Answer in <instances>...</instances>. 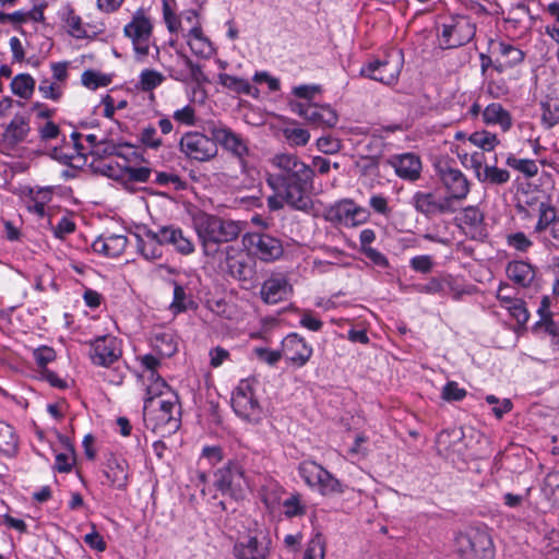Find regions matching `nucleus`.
Listing matches in <instances>:
<instances>
[{
	"instance_id": "nucleus-1",
	"label": "nucleus",
	"mask_w": 559,
	"mask_h": 559,
	"mask_svg": "<svg viewBox=\"0 0 559 559\" xmlns=\"http://www.w3.org/2000/svg\"><path fill=\"white\" fill-rule=\"evenodd\" d=\"M273 174L267 176V185L278 190L287 199V205L297 211H308L312 206L310 190L313 185L314 171L297 155L281 153L274 155Z\"/></svg>"
},
{
	"instance_id": "nucleus-2",
	"label": "nucleus",
	"mask_w": 559,
	"mask_h": 559,
	"mask_svg": "<svg viewBox=\"0 0 559 559\" xmlns=\"http://www.w3.org/2000/svg\"><path fill=\"white\" fill-rule=\"evenodd\" d=\"M197 233L205 257L216 258L223 243L235 241L243 230V223L224 218L218 215L199 211L192 216Z\"/></svg>"
},
{
	"instance_id": "nucleus-3",
	"label": "nucleus",
	"mask_w": 559,
	"mask_h": 559,
	"mask_svg": "<svg viewBox=\"0 0 559 559\" xmlns=\"http://www.w3.org/2000/svg\"><path fill=\"white\" fill-rule=\"evenodd\" d=\"M179 414L180 408L176 393H170L169 397L160 399L155 404L152 403L151 399L144 401V421L154 431L160 433L176 431L179 427Z\"/></svg>"
},
{
	"instance_id": "nucleus-4",
	"label": "nucleus",
	"mask_w": 559,
	"mask_h": 559,
	"mask_svg": "<svg viewBox=\"0 0 559 559\" xmlns=\"http://www.w3.org/2000/svg\"><path fill=\"white\" fill-rule=\"evenodd\" d=\"M457 559H493L495 548L490 535L481 528L471 527L454 538Z\"/></svg>"
},
{
	"instance_id": "nucleus-5",
	"label": "nucleus",
	"mask_w": 559,
	"mask_h": 559,
	"mask_svg": "<svg viewBox=\"0 0 559 559\" xmlns=\"http://www.w3.org/2000/svg\"><path fill=\"white\" fill-rule=\"evenodd\" d=\"M298 472L309 487L318 488L324 496L344 492L342 483L314 461L301 462Z\"/></svg>"
},
{
	"instance_id": "nucleus-6",
	"label": "nucleus",
	"mask_w": 559,
	"mask_h": 559,
	"mask_svg": "<svg viewBox=\"0 0 559 559\" xmlns=\"http://www.w3.org/2000/svg\"><path fill=\"white\" fill-rule=\"evenodd\" d=\"M153 33V25L151 20L146 16L144 10L141 8L136 10L130 23L123 28L126 37L130 38L133 45L136 59H143L150 52V39Z\"/></svg>"
},
{
	"instance_id": "nucleus-7",
	"label": "nucleus",
	"mask_w": 559,
	"mask_h": 559,
	"mask_svg": "<svg viewBox=\"0 0 559 559\" xmlns=\"http://www.w3.org/2000/svg\"><path fill=\"white\" fill-rule=\"evenodd\" d=\"M215 486L224 495L235 500L245 497L248 481L242 466L237 462H229L226 466L215 473Z\"/></svg>"
},
{
	"instance_id": "nucleus-8",
	"label": "nucleus",
	"mask_w": 559,
	"mask_h": 559,
	"mask_svg": "<svg viewBox=\"0 0 559 559\" xmlns=\"http://www.w3.org/2000/svg\"><path fill=\"white\" fill-rule=\"evenodd\" d=\"M243 245L261 261L271 262L283 255L284 249L280 239L263 233H247L242 237Z\"/></svg>"
},
{
	"instance_id": "nucleus-9",
	"label": "nucleus",
	"mask_w": 559,
	"mask_h": 559,
	"mask_svg": "<svg viewBox=\"0 0 559 559\" xmlns=\"http://www.w3.org/2000/svg\"><path fill=\"white\" fill-rule=\"evenodd\" d=\"M180 151L190 159L207 162L217 155L216 141L199 132L186 133L179 142Z\"/></svg>"
},
{
	"instance_id": "nucleus-10",
	"label": "nucleus",
	"mask_w": 559,
	"mask_h": 559,
	"mask_svg": "<svg viewBox=\"0 0 559 559\" xmlns=\"http://www.w3.org/2000/svg\"><path fill=\"white\" fill-rule=\"evenodd\" d=\"M145 238L154 239L163 245H170L177 252L189 255L194 252L195 247L192 240L185 235L181 228L174 225L162 226L157 230L144 228Z\"/></svg>"
},
{
	"instance_id": "nucleus-11",
	"label": "nucleus",
	"mask_w": 559,
	"mask_h": 559,
	"mask_svg": "<svg viewBox=\"0 0 559 559\" xmlns=\"http://www.w3.org/2000/svg\"><path fill=\"white\" fill-rule=\"evenodd\" d=\"M166 70L171 79L182 83L195 82L202 84L207 82L201 66L194 63L188 56L181 52H177L175 57H171V62L166 67Z\"/></svg>"
},
{
	"instance_id": "nucleus-12",
	"label": "nucleus",
	"mask_w": 559,
	"mask_h": 559,
	"mask_svg": "<svg viewBox=\"0 0 559 559\" xmlns=\"http://www.w3.org/2000/svg\"><path fill=\"white\" fill-rule=\"evenodd\" d=\"M411 204L414 206L416 212L427 218L455 212V207L451 204V198H438L433 192H415L412 197Z\"/></svg>"
},
{
	"instance_id": "nucleus-13",
	"label": "nucleus",
	"mask_w": 559,
	"mask_h": 559,
	"mask_svg": "<svg viewBox=\"0 0 559 559\" xmlns=\"http://www.w3.org/2000/svg\"><path fill=\"white\" fill-rule=\"evenodd\" d=\"M293 111L317 128H333L338 121L336 111L330 106H319L310 103L292 105Z\"/></svg>"
},
{
	"instance_id": "nucleus-14",
	"label": "nucleus",
	"mask_w": 559,
	"mask_h": 559,
	"mask_svg": "<svg viewBox=\"0 0 559 559\" xmlns=\"http://www.w3.org/2000/svg\"><path fill=\"white\" fill-rule=\"evenodd\" d=\"M438 175L449 193L447 198H451V204L454 200H463L467 197L469 182L460 169L443 164L438 166Z\"/></svg>"
},
{
	"instance_id": "nucleus-15",
	"label": "nucleus",
	"mask_w": 559,
	"mask_h": 559,
	"mask_svg": "<svg viewBox=\"0 0 559 559\" xmlns=\"http://www.w3.org/2000/svg\"><path fill=\"white\" fill-rule=\"evenodd\" d=\"M211 135L226 151L237 157L245 169L247 166L246 157L249 155L247 141L238 133L227 127H213Z\"/></svg>"
},
{
	"instance_id": "nucleus-16",
	"label": "nucleus",
	"mask_w": 559,
	"mask_h": 559,
	"mask_svg": "<svg viewBox=\"0 0 559 559\" xmlns=\"http://www.w3.org/2000/svg\"><path fill=\"white\" fill-rule=\"evenodd\" d=\"M270 544L271 540L262 533L243 536L235 543L233 554L236 559H266Z\"/></svg>"
},
{
	"instance_id": "nucleus-17",
	"label": "nucleus",
	"mask_w": 559,
	"mask_h": 559,
	"mask_svg": "<svg viewBox=\"0 0 559 559\" xmlns=\"http://www.w3.org/2000/svg\"><path fill=\"white\" fill-rule=\"evenodd\" d=\"M475 35L474 26L467 21L444 24L439 39L440 48L453 49L467 44Z\"/></svg>"
},
{
	"instance_id": "nucleus-18",
	"label": "nucleus",
	"mask_w": 559,
	"mask_h": 559,
	"mask_svg": "<svg viewBox=\"0 0 559 559\" xmlns=\"http://www.w3.org/2000/svg\"><path fill=\"white\" fill-rule=\"evenodd\" d=\"M231 406L246 420L255 419L260 414V405L248 383H241L233 393Z\"/></svg>"
},
{
	"instance_id": "nucleus-19",
	"label": "nucleus",
	"mask_w": 559,
	"mask_h": 559,
	"mask_svg": "<svg viewBox=\"0 0 559 559\" xmlns=\"http://www.w3.org/2000/svg\"><path fill=\"white\" fill-rule=\"evenodd\" d=\"M90 356L95 365L110 366L121 356L117 338L109 335L96 338L91 345Z\"/></svg>"
},
{
	"instance_id": "nucleus-20",
	"label": "nucleus",
	"mask_w": 559,
	"mask_h": 559,
	"mask_svg": "<svg viewBox=\"0 0 559 559\" xmlns=\"http://www.w3.org/2000/svg\"><path fill=\"white\" fill-rule=\"evenodd\" d=\"M222 253L225 255L224 261L230 276L240 282L251 281L252 269L248 264L247 259L243 257L240 249L234 246H227L224 248Z\"/></svg>"
},
{
	"instance_id": "nucleus-21",
	"label": "nucleus",
	"mask_w": 559,
	"mask_h": 559,
	"mask_svg": "<svg viewBox=\"0 0 559 559\" xmlns=\"http://www.w3.org/2000/svg\"><path fill=\"white\" fill-rule=\"evenodd\" d=\"M283 355L297 366H304L312 355V347L296 333L288 334L282 342Z\"/></svg>"
},
{
	"instance_id": "nucleus-22",
	"label": "nucleus",
	"mask_w": 559,
	"mask_h": 559,
	"mask_svg": "<svg viewBox=\"0 0 559 559\" xmlns=\"http://www.w3.org/2000/svg\"><path fill=\"white\" fill-rule=\"evenodd\" d=\"M293 293V287L288 280L282 275L271 276L261 287V298L265 304H277L288 299Z\"/></svg>"
},
{
	"instance_id": "nucleus-23",
	"label": "nucleus",
	"mask_w": 559,
	"mask_h": 559,
	"mask_svg": "<svg viewBox=\"0 0 559 559\" xmlns=\"http://www.w3.org/2000/svg\"><path fill=\"white\" fill-rule=\"evenodd\" d=\"M388 164L402 179L415 181L420 177L421 162L415 154L405 153L392 156L388 159Z\"/></svg>"
},
{
	"instance_id": "nucleus-24",
	"label": "nucleus",
	"mask_w": 559,
	"mask_h": 559,
	"mask_svg": "<svg viewBox=\"0 0 559 559\" xmlns=\"http://www.w3.org/2000/svg\"><path fill=\"white\" fill-rule=\"evenodd\" d=\"M549 230L551 238L559 242V215L552 204L540 202L538 204V221L534 233L542 234Z\"/></svg>"
},
{
	"instance_id": "nucleus-25",
	"label": "nucleus",
	"mask_w": 559,
	"mask_h": 559,
	"mask_svg": "<svg viewBox=\"0 0 559 559\" xmlns=\"http://www.w3.org/2000/svg\"><path fill=\"white\" fill-rule=\"evenodd\" d=\"M361 75L367 76L371 80L392 84L399 76L400 68L397 64H393L388 60L379 61L376 60L367 64L360 71Z\"/></svg>"
},
{
	"instance_id": "nucleus-26",
	"label": "nucleus",
	"mask_w": 559,
	"mask_h": 559,
	"mask_svg": "<svg viewBox=\"0 0 559 559\" xmlns=\"http://www.w3.org/2000/svg\"><path fill=\"white\" fill-rule=\"evenodd\" d=\"M463 432L461 430H442L436 439L437 452L449 459L454 454H460Z\"/></svg>"
},
{
	"instance_id": "nucleus-27",
	"label": "nucleus",
	"mask_w": 559,
	"mask_h": 559,
	"mask_svg": "<svg viewBox=\"0 0 559 559\" xmlns=\"http://www.w3.org/2000/svg\"><path fill=\"white\" fill-rule=\"evenodd\" d=\"M128 245V238L124 235H109L107 237H98L92 243L95 252L102 253L106 257H119Z\"/></svg>"
},
{
	"instance_id": "nucleus-28",
	"label": "nucleus",
	"mask_w": 559,
	"mask_h": 559,
	"mask_svg": "<svg viewBox=\"0 0 559 559\" xmlns=\"http://www.w3.org/2000/svg\"><path fill=\"white\" fill-rule=\"evenodd\" d=\"M498 53L500 57L495 61V70L498 73L518 66L524 60L525 56L520 48L503 41L498 44Z\"/></svg>"
},
{
	"instance_id": "nucleus-29",
	"label": "nucleus",
	"mask_w": 559,
	"mask_h": 559,
	"mask_svg": "<svg viewBox=\"0 0 559 559\" xmlns=\"http://www.w3.org/2000/svg\"><path fill=\"white\" fill-rule=\"evenodd\" d=\"M356 203L353 200H342L324 211V219L333 224L349 226Z\"/></svg>"
},
{
	"instance_id": "nucleus-30",
	"label": "nucleus",
	"mask_w": 559,
	"mask_h": 559,
	"mask_svg": "<svg viewBox=\"0 0 559 559\" xmlns=\"http://www.w3.org/2000/svg\"><path fill=\"white\" fill-rule=\"evenodd\" d=\"M128 465L126 461L118 459L108 460L104 474L108 479L110 486L118 489H123L127 486L128 480Z\"/></svg>"
},
{
	"instance_id": "nucleus-31",
	"label": "nucleus",
	"mask_w": 559,
	"mask_h": 559,
	"mask_svg": "<svg viewBox=\"0 0 559 559\" xmlns=\"http://www.w3.org/2000/svg\"><path fill=\"white\" fill-rule=\"evenodd\" d=\"M483 120L486 124H499L503 131L509 130L512 126L509 111L498 103H492L484 109Z\"/></svg>"
},
{
	"instance_id": "nucleus-32",
	"label": "nucleus",
	"mask_w": 559,
	"mask_h": 559,
	"mask_svg": "<svg viewBox=\"0 0 559 559\" xmlns=\"http://www.w3.org/2000/svg\"><path fill=\"white\" fill-rule=\"evenodd\" d=\"M29 132L28 121L21 115H15L11 122L7 126L3 139L10 144L23 142Z\"/></svg>"
},
{
	"instance_id": "nucleus-33",
	"label": "nucleus",
	"mask_w": 559,
	"mask_h": 559,
	"mask_svg": "<svg viewBox=\"0 0 559 559\" xmlns=\"http://www.w3.org/2000/svg\"><path fill=\"white\" fill-rule=\"evenodd\" d=\"M507 274L512 282L523 287L528 286L535 276L532 265L523 261L509 263L507 266Z\"/></svg>"
},
{
	"instance_id": "nucleus-34",
	"label": "nucleus",
	"mask_w": 559,
	"mask_h": 559,
	"mask_svg": "<svg viewBox=\"0 0 559 559\" xmlns=\"http://www.w3.org/2000/svg\"><path fill=\"white\" fill-rule=\"evenodd\" d=\"M17 451V437L12 426L0 421V454L12 456Z\"/></svg>"
},
{
	"instance_id": "nucleus-35",
	"label": "nucleus",
	"mask_w": 559,
	"mask_h": 559,
	"mask_svg": "<svg viewBox=\"0 0 559 559\" xmlns=\"http://www.w3.org/2000/svg\"><path fill=\"white\" fill-rule=\"evenodd\" d=\"M35 90V80L26 73L17 74L11 82V91L14 95L29 99Z\"/></svg>"
},
{
	"instance_id": "nucleus-36",
	"label": "nucleus",
	"mask_w": 559,
	"mask_h": 559,
	"mask_svg": "<svg viewBox=\"0 0 559 559\" xmlns=\"http://www.w3.org/2000/svg\"><path fill=\"white\" fill-rule=\"evenodd\" d=\"M135 237H136L138 251L146 260L154 261V260L162 258V255H163L162 246H164L163 243H159V241L154 240V239H148V238H146V240H145L140 235H135Z\"/></svg>"
},
{
	"instance_id": "nucleus-37",
	"label": "nucleus",
	"mask_w": 559,
	"mask_h": 559,
	"mask_svg": "<svg viewBox=\"0 0 559 559\" xmlns=\"http://www.w3.org/2000/svg\"><path fill=\"white\" fill-rule=\"evenodd\" d=\"M147 380L150 381V384H147L146 388L145 399H151L153 404L160 399L169 397V394L174 393L160 376H156L154 379Z\"/></svg>"
},
{
	"instance_id": "nucleus-38",
	"label": "nucleus",
	"mask_w": 559,
	"mask_h": 559,
	"mask_svg": "<svg viewBox=\"0 0 559 559\" xmlns=\"http://www.w3.org/2000/svg\"><path fill=\"white\" fill-rule=\"evenodd\" d=\"M219 83L226 88L234 91L238 94L250 95L252 91V86L250 83L241 78H237L230 74L222 73L218 76Z\"/></svg>"
},
{
	"instance_id": "nucleus-39",
	"label": "nucleus",
	"mask_w": 559,
	"mask_h": 559,
	"mask_svg": "<svg viewBox=\"0 0 559 559\" xmlns=\"http://www.w3.org/2000/svg\"><path fill=\"white\" fill-rule=\"evenodd\" d=\"M164 81L165 76L160 72L145 69L140 74L138 86L143 92H151L159 86Z\"/></svg>"
},
{
	"instance_id": "nucleus-40",
	"label": "nucleus",
	"mask_w": 559,
	"mask_h": 559,
	"mask_svg": "<svg viewBox=\"0 0 559 559\" xmlns=\"http://www.w3.org/2000/svg\"><path fill=\"white\" fill-rule=\"evenodd\" d=\"M509 179L510 173L507 169L486 165L478 180L480 182H489L491 185H503L508 182Z\"/></svg>"
},
{
	"instance_id": "nucleus-41",
	"label": "nucleus",
	"mask_w": 559,
	"mask_h": 559,
	"mask_svg": "<svg viewBox=\"0 0 559 559\" xmlns=\"http://www.w3.org/2000/svg\"><path fill=\"white\" fill-rule=\"evenodd\" d=\"M468 141L474 144L475 146L481 148L483 151H492L497 144L499 143V140L497 139L496 134H492L487 131H477L469 135Z\"/></svg>"
},
{
	"instance_id": "nucleus-42",
	"label": "nucleus",
	"mask_w": 559,
	"mask_h": 559,
	"mask_svg": "<svg viewBox=\"0 0 559 559\" xmlns=\"http://www.w3.org/2000/svg\"><path fill=\"white\" fill-rule=\"evenodd\" d=\"M193 305L191 298L186 294V289L175 283L174 287V299L170 304V309L174 313L186 311L190 306Z\"/></svg>"
},
{
	"instance_id": "nucleus-43",
	"label": "nucleus",
	"mask_w": 559,
	"mask_h": 559,
	"mask_svg": "<svg viewBox=\"0 0 559 559\" xmlns=\"http://www.w3.org/2000/svg\"><path fill=\"white\" fill-rule=\"evenodd\" d=\"M154 342L155 347L163 356L170 357L177 352V344L171 333L156 334Z\"/></svg>"
},
{
	"instance_id": "nucleus-44",
	"label": "nucleus",
	"mask_w": 559,
	"mask_h": 559,
	"mask_svg": "<svg viewBox=\"0 0 559 559\" xmlns=\"http://www.w3.org/2000/svg\"><path fill=\"white\" fill-rule=\"evenodd\" d=\"M325 544L320 533H317L308 543L304 559H324Z\"/></svg>"
},
{
	"instance_id": "nucleus-45",
	"label": "nucleus",
	"mask_w": 559,
	"mask_h": 559,
	"mask_svg": "<svg viewBox=\"0 0 559 559\" xmlns=\"http://www.w3.org/2000/svg\"><path fill=\"white\" fill-rule=\"evenodd\" d=\"M507 165L521 171L526 177H534L538 173V166L533 159H520L514 156L507 158Z\"/></svg>"
},
{
	"instance_id": "nucleus-46",
	"label": "nucleus",
	"mask_w": 559,
	"mask_h": 559,
	"mask_svg": "<svg viewBox=\"0 0 559 559\" xmlns=\"http://www.w3.org/2000/svg\"><path fill=\"white\" fill-rule=\"evenodd\" d=\"M140 141L144 146L153 150H157L163 145V140L158 136L156 128L151 124L141 130Z\"/></svg>"
},
{
	"instance_id": "nucleus-47",
	"label": "nucleus",
	"mask_w": 559,
	"mask_h": 559,
	"mask_svg": "<svg viewBox=\"0 0 559 559\" xmlns=\"http://www.w3.org/2000/svg\"><path fill=\"white\" fill-rule=\"evenodd\" d=\"M467 392L464 388H460L457 382L449 381L442 388L441 397L447 402L462 401L466 396Z\"/></svg>"
},
{
	"instance_id": "nucleus-48",
	"label": "nucleus",
	"mask_w": 559,
	"mask_h": 559,
	"mask_svg": "<svg viewBox=\"0 0 559 559\" xmlns=\"http://www.w3.org/2000/svg\"><path fill=\"white\" fill-rule=\"evenodd\" d=\"M284 514L287 518L304 515L306 506L300 502V495H293L283 502Z\"/></svg>"
},
{
	"instance_id": "nucleus-49",
	"label": "nucleus",
	"mask_w": 559,
	"mask_h": 559,
	"mask_svg": "<svg viewBox=\"0 0 559 559\" xmlns=\"http://www.w3.org/2000/svg\"><path fill=\"white\" fill-rule=\"evenodd\" d=\"M356 168L359 174L362 176L374 175L379 168V157L378 156H360L356 164Z\"/></svg>"
},
{
	"instance_id": "nucleus-50",
	"label": "nucleus",
	"mask_w": 559,
	"mask_h": 559,
	"mask_svg": "<svg viewBox=\"0 0 559 559\" xmlns=\"http://www.w3.org/2000/svg\"><path fill=\"white\" fill-rule=\"evenodd\" d=\"M119 145L111 141H99V143L95 145V148L91 150V154L97 158H105L112 155L122 156L119 152Z\"/></svg>"
},
{
	"instance_id": "nucleus-51",
	"label": "nucleus",
	"mask_w": 559,
	"mask_h": 559,
	"mask_svg": "<svg viewBox=\"0 0 559 559\" xmlns=\"http://www.w3.org/2000/svg\"><path fill=\"white\" fill-rule=\"evenodd\" d=\"M460 158L462 159L463 165L466 167L469 166L474 169L476 178L479 179L485 167L483 166L485 159L484 153L474 152L469 156L467 153H465L464 155H460Z\"/></svg>"
},
{
	"instance_id": "nucleus-52",
	"label": "nucleus",
	"mask_w": 559,
	"mask_h": 559,
	"mask_svg": "<svg viewBox=\"0 0 559 559\" xmlns=\"http://www.w3.org/2000/svg\"><path fill=\"white\" fill-rule=\"evenodd\" d=\"M285 138L296 146H305L310 139V133L301 128H286L284 130Z\"/></svg>"
},
{
	"instance_id": "nucleus-53",
	"label": "nucleus",
	"mask_w": 559,
	"mask_h": 559,
	"mask_svg": "<svg viewBox=\"0 0 559 559\" xmlns=\"http://www.w3.org/2000/svg\"><path fill=\"white\" fill-rule=\"evenodd\" d=\"M122 176L131 181L146 182L150 179L151 169L147 167L124 166L121 169Z\"/></svg>"
},
{
	"instance_id": "nucleus-54",
	"label": "nucleus",
	"mask_w": 559,
	"mask_h": 559,
	"mask_svg": "<svg viewBox=\"0 0 559 559\" xmlns=\"http://www.w3.org/2000/svg\"><path fill=\"white\" fill-rule=\"evenodd\" d=\"M109 80L93 70H86L82 74V84L88 88L96 90L99 86H106Z\"/></svg>"
},
{
	"instance_id": "nucleus-55",
	"label": "nucleus",
	"mask_w": 559,
	"mask_h": 559,
	"mask_svg": "<svg viewBox=\"0 0 559 559\" xmlns=\"http://www.w3.org/2000/svg\"><path fill=\"white\" fill-rule=\"evenodd\" d=\"M33 356L36 360L37 366L45 370L47 369L46 366L52 360H55L56 353L51 347L41 346L33 352Z\"/></svg>"
},
{
	"instance_id": "nucleus-56",
	"label": "nucleus",
	"mask_w": 559,
	"mask_h": 559,
	"mask_svg": "<svg viewBox=\"0 0 559 559\" xmlns=\"http://www.w3.org/2000/svg\"><path fill=\"white\" fill-rule=\"evenodd\" d=\"M511 316L520 323L524 324L527 322L530 314L527 309L524 306V301L521 299H515L512 304L508 305Z\"/></svg>"
},
{
	"instance_id": "nucleus-57",
	"label": "nucleus",
	"mask_w": 559,
	"mask_h": 559,
	"mask_svg": "<svg viewBox=\"0 0 559 559\" xmlns=\"http://www.w3.org/2000/svg\"><path fill=\"white\" fill-rule=\"evenodd\" d=\"M341 142L330 135L317 140L318 150L324 154H335L341 150Z\"/></svg>"
},
{
	"instance_id": "nucleus-58",
	"label": "nucleus",
	"mask_w": 559,
	"mask_h": 559,
	"mask_svg": "<svg viewBox=\"0 0 559 559\" xmlns=\"http://www.w3.org/2000/svg\"><path fill=\"white\" fill-rule=\"evenodd\" d=\"M38 91L41 93L43 97L52 100H58L62 94L61 88L55 83L50 82L48 79L40 81Z\"/></svg>"
},
{
	"instance_id": "nucleus-59",
	"label": "nucleus",
	"mask_w": 559,
	"mask_h": 559,
	"mask_svg": "<svg viewBox=\"0 0 559 559\" xmlns=\"http://www.w3.org/2000/svg\"><path fill=\"white\" fill-rule=\"evenodd\" d=\"M483 221H484V215L477 207L467 206L464 209L463 215H462V222L465 225H468L472 227H477L483 223Z\"/></svg>"
},
{
	"instance_id": "nucleus-60",
	"label": "nucleus",
	"mask_w": 559,
	"mask_h": 559,
	"mask_svg": "<svg viewBox=\"0 0 559 559\" xmlns=\"http://www.w3.org/2000/svg\"><path fill=\"white\" fill-rule=\"evenodd\" d=\"M369 206L378 214L383 216H389L391 214V209L389 206L388 198L381 194H373L369 200Z\"/></svg>"
},
{
	"instance_id": "nucleus-61",
	"label": "nucleus",
	"mask_w": 559,
	"mask_h": 559,
	"mask_svg": "<svg viewBox=\"0 0 559 559\" xmlns=\"http://www.w3.org/2000/svg\"><path fill=\"white\" fill-rule=\"evenodd\" d=\"M507 241L510 247L522 252H525L532 246V241L522 231L509 235Z\"/></svg>"
},
{
	"instance_id": "nucleus-62",
	"label": "nucleus",
	"mask_w": 559,
	"mask_h": 559,
	"mask_svg": "<svg viewBox=\"0 0 559 559\" xmlns=\"http://www.w3.org/2000/svg\"><path fill=\"white\" fill-rule=\"evenodd\" d=\"M67 24L69 26V33L71 36L75 38H86L88 37L86 31L82 25V20L78 15H69L67 19Z\"/></svg>"
},
{
	"instance_id": "nucleus-63",
	"label": "nucleus",
	"mask_w": 559,
	"mask_h": 559,
	"mask_svg": "<svg viewBox=\"0 0 559 559\" xmlns=\"http://www.w3.org/2000/svg\"><path fill=\"white\" fill-rule=\"evenodd\" d=\"M558 478L559 474L556 472L548 473L544 478L542 491L548 499L555 493V489L559 488Z\"/></svg>"
},
{
	"instance_id": "nucleus-64",
	"label": "nucleus",
	"mask_w": 559,
	"mask_h": 559,
	"mask_svg": "<svg viewBox=\"0 0 559 559\" xmlns=\"http://www.w3.org/2000/svg\"><path fill=\"white\" fill-rule=\"evenodd\" d=\"M174 119L183 124L193 126L195 123L194 108L188 105L181 109L176 110L174 112Z\"/></svg>"
}]
</instances>
